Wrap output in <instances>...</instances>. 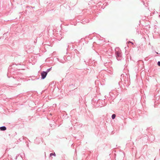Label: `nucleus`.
Masks as SVG:
<instances>
[{
  "label": "nucleus",
  "mask_w": 160,
  "mask_h": 160,
  "mask_svg": "<svg viewBox=\"0 0 160 160\" xmlns=\"http://www.w3.org/2000/svg\"><path fill=\"white\" fill-rule=\"evenodd\" d=\"M158 66H160V62H159V61L158 62Z\"/></svg>",
  "instance_id": "423d86ee"
},
{
  "label": "nucleus",
  "mask_w": 160,
  "mask_h": 160,
  "mask_svg": "<svg viewBox=\"0 0 160 160\" xmlns=\"http://www.w3.org/2000/svg\"><path fill=\"white\" fill-rule=\"evenodd\" d=\"M128 43H131L132 44H133V42H130V41H129L128 42Z\"/></svg>",
  "instance_id": "0eeeda50"
},
{
  "label": "nucleus",
  "mask_w": 160,
  "mask_h": 160,
  "mask_svg": "<svg viewBox=\"0 0 160 160\" xmlns=\"http://www.w3.org/2000/svg\"><path fill=\"white\" fill-rule=\"evenodd\" d=\"M49 69H48V70H47L48 72L49 71Z\"/></svg>",
  "instance_id": "6e6552de"
},
{
  "label": "nucleus",
  "mask_w": 160,
  "mask_h": 160,
  "mask_svg": "<svg viewBox=\"0 0 160 160\" xmlns=\"http://www.w3.org/2000/svg\"><path fill=\"white\" fill-rule=\"evenodd\" d=\"M50 157H51L52 156H56V154H55V153H51L50 154Z\"/></svg>",
  "instance_id": "39448f33"
},
{
  "label": "nucleus",
  "mask_w": 160,
  "mask_h": 160,
  "mask_svg": "<svg viewBox=\"0 0 160 160\" xmlns=\"http://www.w3.org/2000/svg\"><path fill=\"white\" fill-rule=\"evenodd\" d=\"M116 117V115L115 114H113L112 115V119H114Z\"/></svg>",
  "instance_id": "20e7f679"
},
{
  "label": "nucleus",
  "mask_w": 160,
  "mask_h": 160,
  "mask_svg": "<svg viewBox=\"0 0 160 160\" xmlns=\"http://www.w3.org/2000/svg\"><path fill=\"white\" fill-rule=\"evenodd\" d=\"M47 74V72H44V71L42 72L41 73L42 79H44L45 78V77H46Z\"/></svg>",
  "instance_id": "f257e3e1"
},
{
  "label": "nucleus",
  "mask_w": 160,
  "mask_h": 160,
  "mask_svg": "<svg viewBox=\"0 0 160 160\" xmlns=\"http://www.w3.org/2000/svg\"><path fill=\"white\" fill-rule=\"evenodd\" d=\"M116 57H117L118 59V58L119 57H121V52L119 51H117L116 52Z\"/></svg>",
  "instance_id": "f03ea898"
},
{
  "label": "nucleus",
  "mask_w": 160,
  "mask_h": 160,
  "mask_svg": "<svg viewBox=\"0 0 160 160\" xmlns=\"http://www.w3.org/2000/svg\"><path fill=\"white\" fill-rule=\"evenodd\" d=\"M0 129L1 130L4 131L6 129V128L4 127H2L0 128Z\"/></svg>",
  "instance_id": "7ed1b4c3"
}]
</instances>
